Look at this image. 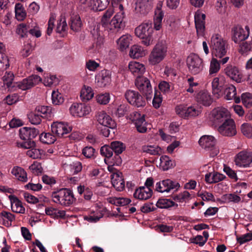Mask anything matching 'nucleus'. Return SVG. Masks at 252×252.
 <instances>
[{"label": "nucleus", "instance_id": "338daca9", "mask_svg": "<svg viewBox=\"0 0 252 252\" xmlns=\"http://www.w3.org/2000/svg\"><path fill=\"white\" fill-rule=\"evenodd\" d=\"M241 131L248 138H252V126L248 124L244 123L241 126Z\"/></svg>", "mask_w": 252, "mask_h": 252}, {"label": "nucleus", "instance_id": "bb28decb", "mask_svg": "<svg viewBox=\"0 0 252 252\" xmlns=\"http://www.w3.org/2000/svg\"><path fill=\"white\" fill-rule=\"evenodd\" d=\"M205 15L200 11H197L194 15L195 28L198 36H202L205 33Z\"/></svg>", "mask_w": 252, "mask_h": 252}, {"label": "nucleus", "instance_id": "a878e982", "mask_svg": "<svg viewBox=\"0 0 252 252\" xmlns=\"http://www.w3.org/2000/svg\"><path fill=\"white\" fill-rule=\"evenodd\" d=\"M162 6V2H158L155 10L153 24L154 29L156 31H159L162 28V21L164 17V12L161 9Z\"/></svg>", "mask_w": 252, "mask_h": 252}, {"label": "nucleus", "instance_id": "9d476101", "mask_svg": "<svg viewBox=\"0 0 252 252\" xmlns=\"http://www.w3.org/2000/svg\"><path fill=\"white\" fill-rule=\"evenodd\" d=\"M135 84L139 91L146 96L147 99L152 98L153 90L149 79L144 77H137Z\"/></svg>", "mask_w": 252, "mask_h": 252}, {"label": "nucleus", "instance_id": "ea45409f", "mask_svg": "<svg viewBox=\"0 0 252 252\" xmlns=\"http://www.w3.org/2000/svg\"><path fill=\"white\" fill-rule=\"evenodd\" d=\"M15 220V216L12 213L3 211L0 214V224L5 226L11 225V222Z\"/></svg>", "mask_w": 252, "mask_h": 252}, {"label": "nucleus", "instance_id": "49530a36", "mask_svg": "<svg viewBox=\"0 0 252 252\" xmlns=\"http://www.w3.org/2000/svg\"><path fill=\"white\" fill-rule=\"evenodd\" d=\"M156 206L159 208L166 209L171 207H178V204L173 201L166 198H160L158 200Z\"/></svg>", "mask_w": 252, "mask_h": 252}, {"label": "nucleus", "instance_id": "aec40b11", "mask_svg": "<svg viewBox=\"0 0 252 252\" xmlns=\"http://www.w3.org/2000/svg\"><path fill=\"white\" fill-rule=\"evenodd\" d=\"M232 39L236 43L247 39L250 35V28L246 26L243 29L240 26H236L232 29Z\"/></svg>", "mask_w": 252, "mask_h": 252}, {"label": "nucleus", "instance_id": "7ed1b4c3", "mask_svg": "<svg viewBox=\"0 0 252 252\" xmlns=\"http://www.w3.org/2000/svg\"><path fill=\"white\" fill-rule=\"evenodd\" d=\"M210 47L212 55L216 58H222L226 54V42L219 33H214L211 36Z\"/></svg>", "mask_w": 252, "mask_h": 252}, {"label": "nucleus", "instance_id": "f704fd0d", "mask_svg": "<svg viewBox=\"0 0 252 252\" xmlns=\"http://www.w3.org/2000/svg\"><path fill=\"white\" fill-rule=\"evenodd\" d=\"M224 97L227 100L234 99L236 103H239L240 99L236 96V89L234 86L231 84H228L225 86L224 91Z\"/></svg>", "mask_w": 252, "mask_h": 252}, {"label": "nucleus", "instance_id": "c85d7f7f", "mask_svg": "<svg viewBox=\"0 0 252 252\" xmlns=\"http://www.w3.org/2000/svg\"><path fill=\"white\" fill-rule=\"evenodd\" d=\"M225 77L221 75L214 78L212 82V92L217 97L222 95L221 90L225 83Z\"/></svg>", "mask_w": 252, "mask_h": 252}, {"label": "nucleus", "instance_id": "423d86ee", "mask_svg": "<svg viewBox=\"0 0 252 252\" xmlns=\"http://www.w3.org/2000/svg\"><path fill=\"white\" fill-rule=\"evenodd\" d=\"M175 111L179 117L184 119L196 117L201 113V110L196 106H188L185 104L177 105L175 107Z\"/></svg>", "mask_w": 252, "mask_h": 252}, {"label": "nucleus", "instance_id": "dca6fc26", "mask_svg": "<svg viewBox=\"0 0 252 252\" xmlns=\"http://www.w3.org/2000/svg\"><path fill=\"white\" fill-rule=\"evenodd\" d=\"M235 164L240 167H248L252 163V153L248 151H242L235 157Z\"/></svg>", "mask_w": 252, "mask_h": 252}, {"label": "nucleus", "instance_id": "79ce46f5", "mask_svg": "<svg viewBox=\"0 0 252 252\" xmlns=\"http://www.w3.org/2000/svg\"><path fill=\"white\" fill-rule=\"evenodd\" d=\"M94 95V93L91 87L84 85L80 92V98L83 101L91 100Z\"/></svg>", "mask_w": 252, "mask_h": 252}, {"label": "nucleus", "instance_id": "c756f323", "mask_svg": "<svg viewBox=\"0 0 252 252\" xmlns=\"http://www.w3.org/2000/svg\"><path fill=\"white\" fill-rule=\"evenodd\" d=\"M153 190L151 188L140 187L135 190L133 196L136 199L146 200L151 198Z\"/></svg>", "mask_w": 252, "mask_h": 252}, {"label": "nucleus", "instance_id": "4d7b16f0", "mask_svg": "<svg viewBox=\"0 0 252 252\" xmlns=\"http://www.w3.org/2000/svg\"><path fill=\"white\" fill-rule=\"evenodd\" d=\"M52 101L54 105H60L64 101L63 95L58 91H53L52 93Z\"/></svg>", "mask_w": 252, "mask_h": 252}, {"label": "nucleus", "instance_id": "2eb2a0df", "mask_svg": "<svg viewBox=\"0 0 252 252\" xmlns=\"http://www.w3.org/2000/svg\"><path fill=\"white\" fill-rule=\"evenodd\" d=\"M94 82L97 88H105L110 85L111 83V72L106 69L100 71L95 76Z\"/></svg>", "mask_w": 252, "mask_h": 252}, {"label": "nucleus", "instance_id": "58836bf2", "mask_svg": "<svg viewBox=\"0 0 252 252\" xmlns=\"http://www.w3.org/2000/svg\"><path fill=\"white\" fill-rule=\"evenodd\" d=\"M147 53V51L144 50L142 46L133 45L130 49L129 55L132 58L137 59L145 56Z\"/></svg>", "mask_w": 252, "mask_h": 252}, {"label": "nucleus", "instance_id": "774afa93", "mask_svg": "<svg viewBox=\"0 0 252 252\" xmlns=\"http://www.w3.org/2000/svg\"><path fill=\"white\" fill-rule=\"evenodd\" d=\"M160 90L164 93H168L173 89L172 84L166 81H161L158 85Z\"/></svg>", "mask_w": 252, "mask_h": 252}, {"label": "nucleus", "instance_id": "4be33fe9", "mask_svg": "<svg viewBox=\"0 0 252 252\" xmlns=\"http://www.w3.org/2000/svg\"><path fill=\"white\" fill-rule=\"evenodd\" d=\"M153 0H136L135 12L141 15H146L153 8Z\"/></svg>", "mask_w": 252, "mask_h": 252}, {"label": "nucleus", "instance_id": "72a5a7b5", "mask_svg": "<svg viewBox=\"0 0 252 252\" xmlns=\"http://www.w3.org/2000/svg\"><path fill=\"white\" fill-rule=\"evenodd\" d=\"M132 40V37L129 34L122 35L117 40V48L121 51H124L129 46Z\"/></svg>", "mask_w": 252, "mask_h": 252}, {"label": "nucleus", "instance_id": "ddd939ff", "mask_svg": "<svg viewBox=\"0 0 252 252\" xmlns=\"http://www.w3.org/2000/svg\"><path fill=\"white\" fill-rule=\"evenodd\" d=\"M69 110L72 116L81 118L89 114L91 108L90 106L84 103L75 102L71 104Z\"/></svg>", "mask_w": 252, "mask_h": 252}, {"label": "nucleus", "instance_id": "7c9ffc66", "mask_svg": "<svg viewBox=\"0 0 252 252\" xmlns=\"http://www.w3.org/2000/svg\"><path fill=\"white\" fill-rule=\"evenodd\" d=\"M128 68L132 74L138 77L143 75L146 70L145 66L143 63L136 61L130 62L128 63Z\"/></svg>", "mask_w": 252, "mask_h": 252}, {"label": "nucleus", "instance_id": "603ef678", "mask_svg": "<svg viewBox=\"0 0 252 252\" xmlns=\"http://www.w3.org/2000/svg\"><path fill=\"white\" fill-rule=\"evenodd\" d=\"M160 167L163 170H167L173 167V161L167 156H162L160 158Z\"/></svg>", "mask_w": 252, "mask_h": 252}, {"label": "nucleus", "instance_id": "6ab92c4d", "mask_svg": "<svg viewBox=\"0 0 252 252\" xmlns=\"http://www.w3.org/2000/svg\"><path fill=\"white\" fill-rule=\"evenodd\" d=\"M42 81L41 78L37 75H32L22 81L16 83V87L23 91L32 88Z\"/></svg>", "mask_w": 252, "mask_h": 252}, {"label": "nucleus", "instance_id": "473e14b6", "mask_svg": "<svg viewBox=\"0 0 252 252\" xmlns=\"http://www.w3.org/2000/svg\"><path fill=\"white\" fill-rule=\"evenodd\" d=\"M111 183L113 187L118 190H121L125 188V182L122 178V173L117 171L111 175Z\"/></svg>", "mask_w": 252, "mask_h": 252}, {"label": "nucleus", "instance_id": "0e129e2a", "mask_svg": "<svg viewBox=\"0 0 252 252\" xmlns=\"http://www.w3.org/2000/svg\"><path fill=\"white\" fill-rule=\"evenodd\" d=\"M29 169L33 174L36 175L41 174L43 171V168L41 163L37 161L33 162V163L30 166Z\"/></svg>", "mask_w": 252, "mask_h": 252}, {"label": "nucleus", "instance_id": "37998d69", "mask_svg": "<svg viewBox=\"0 0 252 252\" xmlns=\"http://www.w3.org/2000/svg\"><path fill=\"white\" fill-rule=\"evenodd\" d=\"M142 150L143 152L151 155H160L163 153L162 149L157 145H144Z\"/></svg>", "mask_w": 252, "mask_h": 252}, {"label": "nucleus", "instance_id": "052dcab7", "mask_svg": "<svg viewBox=\"0 0 252 252\" xmlns=\"http://www.w3.org/2000/svg\"><path fill=\"white\" fill-rule=\"evenodd\" d=\"M58 83V79L56 75H47L43 79V84L45 86L51 87L53 85H56Z\"/></svg>", "mask_w": 252, "mask_h": 252}, {"label": "nucleus", "instance_id": "20e7f679", "mask_svg": "<svg viewBox=\"0 0 252 252\" xmlns=\"http://www.w3.org/2000/svg\"><path fill=\"white\" fill-rule=\"evenodd\" d=\"M51 198L54 203L64 206H68L75 201L73 192L65 188L53 192Z\"/></svg>", "mask_w": 252, "mask_h": 252}, {"label": "nucleus", "instance_id": "864d4df0", "mask_svg": "<svg viewBox=\"0 0 252 252\" xmlns=\"http://www.w3.org/2000/svg\"><path fill=\"white\" fill-rule=\"evenodd\" d=\"M251 51H252V44L247 41L240 44L238 48L239 53L243 56H247Z\"/></svg>", "mask_w": 252, "mask_h": 252}, {"label": "nucleus", "instance_id": "e2e57ef3", "mask_svg": "<svg viewBox=\"0 0 252 252\" xmlns=\"http://www.w3.org/2000/svg\"><path fill=\"white\" fill-rule=\"evenodd\" d=\"M223 199L227 202L239 203L241 201V197L235 193L226 194L223 196Z\"/></svg>", "mask_w": 252, "mask_h": 252}, {"label": "nucleus", "instance_id": "f257e3e1", "mask_svg": "<svg viewBox=\"0 0 252 252\" xmlns=\"http://www.w3.org/2000/svg\"><path fill=\"white\" fill-rule=\"evenodd\" d=\"M114 8L116 14L110 22L109 21L102 28L109 33H116L125 26L124 21L125 12L123 5L122 4H118L114 6Z\"/></svg>", "mask_w": 252, "mask_h": 252}, {"label": "nucleus", "instance_id": "cd10ccee", "mask_svg": "<svg viewBox=\"0 0 252 252\" xmlns=\"http://www.w3.org/2000/svg\"><path fill=\"white\" fill-rule=\"evenodd\" d=\"M224 74L230 79L237 83L242 81V75L238 68L235 66L228 64L224 69Z\"/></svg>", "mask_w": 252, "mask_h": 252}, {"label": "nucleus", "instance_id": "e433bc0d", "mask_svg": "<svg viewBox=\"0 0 252 252\" xmlns=\"http://www.w3.org/2000/svg\"><path fill=\"white\" fill-rule=\"evenodd\" d=\"M225 177L223 174L211 170L205 176V181L208 184H214L221 181Z\"/></svg>", "mask_w": 252, "mask_h": 252}, {"label": "nucleus", "instance_id": "f03ea898", "mask_svg": "<svg viewBox=\"0 0 252 252\" xmlns=\"http://www.w3.org/2000/svg\"><path fill=\"white\" fill-rule=\"evenodd\" d=\"M154 28L151 22H143L135 29V34L139 38L142 39V43L146 46L153 44V33Z\"/></svg>", "mask_w": 252, "mask_h": 252}, {"label": "nucleus", "instance_id": "0eeeda50", "mask_svg": "<svg viewBox=\"0 0 252 252\" xmlns=\"http://www.w3.org/2000/svg\"><path fill=\"white\" fill-rule=\"evenodd\" d=\"M230 118L229 111L223 107L215 108L210 114V119L215 125H219Z\"/></svg>", "mask_w": 252, "mask_h": 252}, {"label": "nucleus", "instance_id": "3c124183", "mask_svg": "<svg viewBox=\"0 0 252 252\" xmlns=\"http://www.w3.org/2000/svg\"><path fill=\"white\" fill-rule=\"evenodd\" d=\"M14 75L13 73L11 71H6L2 77L3 82L4 85H6L8 88L16 87V83L13 85Z\"/></svg>", "mask_w": 252, "mask_h": 252}, {"label": "nucleus", "instance_id": "4468645a", "mask_svg": "<svg viewBox=\"0 0 252 252\" xmlns=\"http://www.w3.org/2000/svg\"><path fill=\"white\" fill-rule=\"evenodd\" d=\"M52 132L59 137L69 133L72 130V127L65 122L56 121L51 125Z\"/></svg>", "mask_w": 252, "mask_h": 252}, {"label": "nucleus", "instance_id": "2f4dec72", "mask_svg": "<svg viewBox=\"0 0 252 252\" xmlns=\"http://www.w3.org/2000/svg\"><path fill=\"white\" fill-rule=\"evenodd\" d=\"M8 197L10 201L12 211L17 213L24 214L25 209L23 206L22 202L14 195H10Z\"/></svg>", "mask_w": 252, "mask_h": 252}, {"label": "nucleus", "instance_id": "f3484780", "mask_svg": "<svg viewBox=\"0 0 252 252\" xmlns=\"http://www.w3.org/2000/svg\"><path fill=\"white\" fill-rule=\"evenodd\" d=\"M219 132L223 136H233L236 134V126L234 121L229 119L219 125L218 128Z\"/></svg>", "mask_w": 252, "mask_h": 252}, {"label": "nucleus", "instance_id": "69168bd1", "mask_svg": "<svg viewBox=\"0 0 252 252\" xmlns=\"http://www.w3.org/2000/svg\"><path fill=\"white\" fill-rule=\"evenodd\" d=\"M97 102L100 104L105 105L110 100V96L108 93L101 94L96 96Z\"/></svg>", "mask_w": 252, "mask_h": 252}, {"label": "nucleus", "instance_id": "1a4fd4ad", "mask_svg": "<svg viewBox=\"0 0 252 252\" xmlns=\"http://www.w3.org/2000/svg\"><path fill=\"white\" fill-rule=\"evenodd\" d=\"M187 63L189 72L194 75L201 72L204 68L203 60L195 54L188 56Z\"/></svg>", "mask_w": 252, "mask_h": 252}, {"label": "nucleus", "instance_id": "bf43d9fd", "mask_svg": "<svg viewBox=\"0 0 252 252\" xmlns=\"http://www.w3.org/2000/svg\"><path fill=\"white\" fill-rule=\"evenodd\" d=\"M190 199V194L187 191H185L174 196L173 199L177 202L183 203L188 201Z\"/></svg>", "mask_w": 252, "mask_h": 252}, {"label": "nucleus", "instance_id": "5fc2aeb1", "mask_svg": "<svg viewBox=\"0 0 252 252\" xmlns=\"http://www.w3.org/2000/svg\"><path fill=\"white\" fill-rule=\"evenodd\" d=\"M67 25L66 22V18L64 15H61L58 21L56 31L59 33L66 31Z\"/></svg>", "mask_w": 252, "mask_h": 252}, {"label": "nucleus", "instance_id": "393cba45", "mask_svg": "<svg viewBox=\"0 0 252 252\" xmlns=\"http://www.w3.org/2000/svg\"><path fill=\"white\" fill-rule=\"evenodd\" d=\"M194 95L197 103L204 106H210L213 102L211 95L207 90H200L196 94H194Z\"/></svg>", "mask_w": 252, "mask_h": 252}, {"label": "nucleus", "instance_id": "5701e85b", "mask_svg": "<svg viewBox=\"0 0 252 252\" xmlns=\"http://www.w3.org/2000/svg\"><path fill=\"white\" fill-rule=\"evenodd\" d=\"M96 119L99 124L107 128L113 129L116 126L115 122L105 111L98 112Z\"/></svg>", "mask_w": 252, "mask_h": 252}, {"label": "nucleus", "instance_id": "680f3d73", "mask_svg": "<svg viewBox=\"0 0 252 252\" xmlns=\"http://www.w3.org/2000/svg\"><path fill=\"white\" fill-rule=\"evenodd\" d=\"M40 141L45 144H52L55 141V137L50 133H43L40 136Z\"/></svg>", "mask_w": 252, "mask_h": 252}, {"label": "nucleus", "instance_id": "c03bdc74", "mask_svg": "<svg viewBox=\"0 0 252 252\" xmlns=\"http://www.w3.org/2000/svg\"><path fill=\"white\" fill-rule=\"evenodd\" d=\"M220 69V64L216 58L213 57L210 63L209 74L211 76L216 75Z\"/></svg>", "mask_w": 252, "mask_h": 252}, {"label": "nucleus", "instance_id": "6e6552de", "mask_svg": "<svg viewBox=\"0 0 252 252\" xmlns=\"http://www.w3.org/2000/svg\"><path fill=\"white\" fill-rule=\"evenodd\" d=\"M216 139L212 135H203L199 140L200 146L208 151L211 157H214L219 153V150L216 146Z\"/></svg>", "mask_w": 252, "mask_h": 252}, {"label": "nucleus", "instance_id": "a19ab883", "mask_svg": "<svg viewBox=\"0 0 252 252\" xmlns=\"http://www.w3.org/2000/svg\"><path fill=\"white\" fill-rule=\"evenodd\" d=\"M70 26L71 29L74 32H79L81 30L82 23L79 15L73 14L70 18Z\"/></svg>", "mask_w": 252, "mask_h": 252}, {"label": "nucleus", "instance_id": "b1692460", "mask_svg": "<svg viewBox=\"0 0 252 252\" xmlns=\"http://www.w3.org/2000/svg\"><path fill=\"white\" fill-rule=\"evenodd\" d=\"M131 119L138 132L140 133L146 132L147 123L145 120L144 115H142L138 112H135L131 116Z\"/></svg>", "mask_w": 252, "mask_h": 252}, {"label": "nucleus", "instance_id": "4c0bfd02", "mask_svg": "<svg viewBox=\"0 0 252 252\" xmlns=\"http://www.w3.org/2000/svg\"><path fill=\"white\" fill-rule=\"evenodd\" d=\"M35 112L38 113L41 117L50 120L53 117L52 109L50 106H38L35 109Z\"/></svg>", "mask_w": 252, "mask_h": 252}, {"label": "nucleus", "instance_id": "de8ad7c7", "mask_svg": "<svg viewBox=\"0 0 252 252\" xmlns=\"http://www.w3.org/2000/svg\"><path fill=\"white\" fill-rule=\"evenodd\" d=\"M107 200L109 203L116 206H125L131 202L129 198L124 197H110Z\"/></svg>", "mask_w": 252, "mask_h": 252}, {"label": "nucleus", "instance_id": "f8f14e48", "mask_svg": "<svg viewBox=\"0 0 252 252\" xmlns=\"http://www.w3.org/2000/svg\"><path fill=\"white\" fill-rule=\"evenodd\" d=\"M80 3L84 7L94 11H102L109 3V0H79Z\"/></svg>", "mask_w": 252, "mask_h": 252}, {"label": "nucleus", "instance_id": "412c9836", "mask_svg": "<svg viewBox=\"0 0 252 252\" xmlns=\"http://www.w3.org/2000/svg\"><path fill=\"white\" fill-rule=\"evenodd\" d=\"M180 187L179 184L170 179L164 180L156 183V190L160 192H169L171 190L177 189Z\"/></svg>", "mask_w": 252, "mask_h": 252}, {"label": "nucleus", "instance_id": "a18cd8bd", "mask_svg": "<svg viewBox=\"0 0 252 252\" xmlns=\"http://www.w3.org/2000/svg\"><path fill=\"white\" fill-rule=\"evenodd\" d=\"M103 217V214L100 210L98 209L90 212L88 215L84 216V219L90 222H95Z\"/></svg>", "mask_w": 252, "mask_h": 252}, {"label": "nucleus", "instance_id": "09e8293b", "mask_svg": "<svg viewBox=\"0 0 252 252\" xmlns=\"http://www.w3.org/2000/svg\"><path fill=\"white\" fill-rule=\"evenodd\" d=\"M26 155L33 159L44 158L43 150L37 148H31L27 150Z\"/></svg>", "mask_w": 252, "mask_h": 252}, {"label": "nucleus", "instance_id": "9b49d317", "mask_svg": "<svg viewBox=\"0 0 252 252\" xmlns=\"http://www.w3.org/2000/svg\"><path fill=\"white\" fill-rule=\"evenodd\" d=\"M118 4L116 5L117 6ZM113 5V8H109L103 15L101 23L99 25H97L96 27H94L93 30L92 31V34L94 38H97V40L100 42H102L103 38L101 35L100 27L102 28L107 23L109 22V19L112 16L114 12L115 8Z\"/></svg>", "mask_w": 252, "mask_h": 252}, {"label": "nucleus", "instance_id": "8fccbe9b", "mask_svg": "<svg viewBox=\"0 0 252 252\" xmlns=\"http://www.w3.org/2000/svg\"><path fill=\"white\" fill-rule=\"evenodd\" d=\"M15 17L18 21H22L25 19L27 13L21 3H16L15 6Z\"/></svg>", "mask_w": 252, "mask_h": 252}, {"label": "nucleus", "instance_id": "6e6d98bb", "mask_svg": "<svg viewBox=\"0 0 252 252\" xmlns=\"http://www.w3.org/2000/svg\"><path fill=\"white\" fill-rule=\"evenodd\" d=\"M110 146L116 154L119 155L125 150L126 146L122 142L115 141L111 143Z\"/></svg>", "mask_w": 252, "mask_h": 252}, {"label": "nucleus", "instance_id": "39448f33", "mask_svg": "<svg viewBox=\"0 0 252 252\" xmlns=\"http://www.w3.org/2000/svg\"><path fill=\"white\" fill-rule=\"evenodd\" d=\"M167 46L163 42L157 43L152 50L148 58L150 64L156 65L163 61L166 56Z\"/></svg>", "mask_w": 252, "mask_h": 252}, {"label": "nucleus", "instance_id": "13d9d810", "mask_svg": "<svg viewBox=\"0 0 252 252\" xmlns=\"http://www.w3.org/2000/svg\"><path fill=\"white\" fill-rule=\"evenodd\" d=\"M30 30L29 25L24 24H21L18 25L16 29V33L21 37H25L27 36V34L29 32Z\"/></svg>", "mask_w": 252, "mask_h": 252}, {"label": "nucleus", "instance_id": "a211bd4d", "mask_svg": "<svg viewBox=\"0 0 252 252\" xmlns=\"http://www.w3.org/2000/svg\"><path fill=\"white\" fill-rule=\"evenodd\" d=\"M127 101L131 105L137 107H143L146 102L138 92L133 90H127L125 94Z\"/></svg>", "mask_w": 252, "mask_h": 252}, {"label": "nucleus", "instance_id": "c9c22d12", "mask_svg": "<svg viewBox=\"0 0 252 252\" xmlns=\"http://www.w3.org/2000/svg\"><path fill=\"white\" fill-rule=\"evenodd\" d=\"M11 173L18 181L24 183L28 181L27 173L23 168L18 166H14L11 169Z\"/></svg>", "mask_w": 252, "mask_h": 252}]
</instances>
